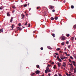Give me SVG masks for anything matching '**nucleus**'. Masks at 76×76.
Segmentation results:
<instances>
[{
  "label": "nucleus",
  "instance_id": "nucleus-1",
  "mask_svg": "<svg viewBox=\"0 0 76 76\" xmlns=\"http://www.w3.org/2000/svg\"><path fill=\"white\" fill-rule=\"evenodd\" d=\"M60 38L62 41H64V40H66V38L65 37V36H62Z\"/></svg>",
  "mask_w": 76,
  "mask_h": 76
},
{
  "label": "nucleus",
  "instance_id": "nucleus-2",
  "mask_svg": "<svg viewBox=\"0 0 76 76\" xmlns=\"http://www.w3.org/2000/svg\"><path fill=\"white\" fill-rule=\"evenodd\" d=\"M49 8L50 9V10L53 9L54 8V6H49Z\"/></svg>",
  "mask_w": 76,
  "mask_h": 76
},
{
  "label": "nucleus",
  "instance_id": "nucleus-3",
  "mask_svg": "<svg viewBox=\"0 0 76 76\" xmlns=\"http://www.w3.org/2000/svg\"><path fill=\"white\" fill-rule=\"evenodd\" d=\"M62 66L63 67H66V62H64L63 63Z\"/></svg>",
  "mask_w": 76,
  "mask_h": 76
},
{
  "label": "nucleus",
  "instance_id": "nucleus-4",
  "mask_svg": "<svg viewBox=\"0 0 76 76\" xmlns=\"http://www.w3.org/2000/svg\"><path fill=\"white\" fill-rule=\"evenodd\" d=\"M63 57V55H61V56H60V57L61 59V60H63V59H64V58H67V57H64V58H63L62 57Z\"/></svg>",
  "mask_w": 76,
  "mask_h": 76
},
{
  "label": "nucleus",
  "instance_id": "nucleus-5",
  "mask_svg": "<svg viewBox=\"0 0 76 76\" xmlns=\"http://www.w3.org/2000/svg\"><path fill=\"white\" fill-rule=\"evenodd\" d=\"M61 63L59 62L57 63V64L58 65V67H60V65H61Z\"/></svg>",
  "mask_w": 76,
  "mask_h": 76
},
{
  "label": "nucleus",
  "instance_id": "nucleus-6",
  "mask_svg": "<svg viewBox=\"0 0 76 76\" xmlns=\"http://www.w3.org/2000/svg\"><path fill=\"white\" fill-rule=\"evenodd\" d=\"M35 73H36V74H39V73H40V71L38 70H37L36 71Z\"/></svg>",
  "mask_w": 76,
  "mask_h": 76
},
{
  "label": "nucleus",
  "instance_id": "nucleus-7",
  "mask_svg": "<svg viewBox=\"0 0 76 76\" xmlns=\"http://www.w3.org/2000/svg\"><path fill=\"white\" fill-rule=\"evenodd\" d=\"M21 16L22 17V19H24V18H25V15L23 14H22Z\"/></svg>",
  "mask_w": 76,
  "mask_h": 76
},
{
  "label": "nucleus",
  "instance_id": "nucleus-8",
  "mask_svg": "<svg viewBox=\"0 0 76 76\" xmlns=\"http://www.w3.org/2000/svg\"><path fill=\"white\" fill-rule=\"evenodd\" d=\"M14 28V25L13 24H12V26H11V28H12L11 30H13V28Z\"/></svg>",
  "mask_w": 76,
  "mask_h": 76
},
{
  "label": "nucleus",
  "instance_id": "nucleus-9",
  "mask_svg": "<svg viewBox=\"0 0 76 76\" xmlns=\"http://www.w3.org/2000/svg\"><path fill=\"white\" fill-rule=\"evenodd\" d=\"M54 19L55 20H57L58 19V17H57V16H56L55 17Z\"/></svg>",
  "mask_w": 76,
  "mask_h": 76
},
{
  "label": "nucleus",
  "instance_id": "nucleus-10",
  "mask_svg": "<svg viewBox=\"0 0 76 76\" xmlns=\"http://www.w3.org/2000/svg\"><path fill=\"white\" fill-rule=\"evenodd\" d=\"M12 21H13V17H11L10 20V22L12 23Z\"/></svg>",
  "mask_w": 76,
  "mask_h": 76
},
{
  "label": "nucleus",
  "instance_id": "nucleus-11",
  "mask_svg": "<svg viewBox=\"0 0 76 76\" xmlns=\"http://www.w3.org/2000/svg\"><path fill=\"white\" fill-rule=\"evenodd\" d=\"M48 48L50 49V50H52V48L50 46H47Z\"/></svg>",
  "mask_w": 76,
  "mask_h": 76
},
{
  "label": "nucleus",
  "instance_id": "nucleus-12",
  "mask_svg": "<svg viewBox=\"0 0 76 76\" xmlns=\"http://www.w3.org/2000/svg\"><path fill=\"white\" fill-rule=\"evenodd\" d=\"M73 56H74V58L76 59V54H75L74 55H73Z\"/></svg>",
  "mask_w": 76,
  "mask_h": 76
},
{
  "label": "nucleus",
  "instance_id": "nucleus-13",
  "mask_svg": "<svg viewBox=\"0 0 76 76\" xmlns=\"http://www.w3.org/2000/svg\"><path fill=\"white\" fill-rule=\"evenodd\" d=\"M74 73H76V67L75 68Z\"/></svg>",
  "mask_w": 76,
  "mask_h": 76
},
{
  "label": "nucleus",
  "instance_id": "nucleus-14",
  "mask_svg": "<svg viewBox=\"0 0 76 76\" xmlns=\"http://www.w3.org/2000/svg\"><path fill=\"white\" fill-rule=\"evenodd\" d=\"M51 20H54V18H53V17H51L50 18Z\"/></svg>",
  "mask_w": 76,
  "mask_h": 76
},
{
  "label": "nucleus",
  "instance_id": "nucleus-15",
  "mask_svg": "<svg viewBox=\"0 0 76 76\" xmlns=\"http://www.w3.org/2000/svg\"><path fill=\"white\" fill-rule=\"evenodd\" d=\"M4 7L3 6H1V7H0V10H2L3 9Z\"/></svg>",
  "mask_w": 76,
  "mask_h": 76
},
{
  "label": "nucleus",
  "instance_id": "nucleus-16",
  "mask_svg": "<svg viewBox=\"0 0 76 76\" xmlns=\"http://www.w3.org/2000/svg\"><path fill=\"white\" fill-rule=\"evenodd\" d=\"M73 28H74V29H76V25H74L73 26Z\"/></svg>",
  "mask_w": 76,
  "mask_h": 76
},
{
  "label": "nucleus",
  "instance_id": "nucleus-17",
  "mask_svg": "<svg viewBox=\"0 0 76 76\" xmlns=\"http://www.w3.org/2000/svg\"><path fill=\"white\" fill-rule=\"evenodd\" d=\"M7 16H10V14L9 13H7Z\"/></svg>",
  "mask_w": 76,
  "mask_h": 76
},
{
  "label": "nucleus",
  "instance_id": "nucleus-18",
  "mask_svg": "<svg viewBox=\"0 0 76 76\" xmlns=\"http://www.w3.org/2000/svg\"><path fill=\"white\" fill-rule=\"evenodd\" d=\"M71 9H74V6L73 5H71Z\"/></svg>",
  "mask_w": 76,
  "mask_h": 76
},
{
  "label": "nucleus",
  "instance_id": "nucleus-19",
  "mask_svg": "<svg viewBox=\"0 0 76 76\" xmlns=\"http://www.w3.org/2000/svg\"><path fill=\"white\" fill-rule=\"evenodd\" d=\"M72 63H73V65L75 64H76V62L75 61H72Z\"/></svg>",
  "mask_w": 76,
  "mask_h": 76
},
{
  "label": "nucleus",
  "instance_id": "nucleus-20",
  "mask_svg": "<svg viewBox=\"0 0 76 76\" xmlns=\"http://www.w3.org/2000/svg\"><path fill=\"white\" fill-rule=\"evenodd\" d=\"M73 70H74V69H73V68H71V72H73Z\"/></svg>",
  "mask_w": 76,
  "mask_h": 76
},
{
  "label": "nucleus",
  "instance_id": "nucleus-21",
  "mask_svg": "<svg viewBox=\"0 0 76 76\" xmlns=\"http://www.w3.org/2000/svg\"><path fill=\"white\" fill-rule=\"evenodd\" d=\"M36 67H37V68L38 69V68H39V65H36Z\"/></svg>",
  "mask_w": 76,
  "mask_h": 76
},
{
  "label": "nucleus",
  "instance_id": "nucleus-22",
  "mask_svg": "<svg viewBox=\"0 0 76 76\" xmlns=\"http://www.w3.org/2000/svg\"><path fill=\"white\" fill-rule=\"evenodd\" d=\"M34 75H35V73H32L31 76H34Z\"/></svg>",
  "mask_w": 76,
  "mask_h": 76
},
{
  "label": "nucleus",
  "instance_id": "nucleus-23",
  "mask_svg": "<svg viewBox=\"0 0 76 76\" xmlns=\"http://www.w3.org/2000/svg\"><path fill=\"white\" fill-rule=\"evenodd\" d=\"M56 65H55L53 67V68L54 69H56Z\"/></svg>",
  "mask_w": 76,
  "mask_h": 76
},
{
  "label": "nucleus",
  "instance_id": "nucleus-24",
  "mask_svg": "<svg viewBox=\"0 0 76 76\" xmlns=\"http://www.w3.org/2000/svg\"><path fill=\"white\" fill-rule=\"evenodd\" d=\"M49 68L48 67V66H47V67H46V70H49Z\"/></svg>",
  "mask_w": 76,
  "mask_h": 76
},
{
  "label": "nucleus",
  "instance_id": "nucleus-25",
  "mask_svg": "<svg viewBox=\"0 0 76 76\" xmlns=\"http://www.w3.org/2000/svg\"><path fill=\"white\" fill-rule=\"evenodd\" d=\"M58 60V61H60L59 62H61V61H61V60L60 59V58Z\"/></svg>",
  "mask_w": 76,
  "mask_h": 76
},
{
  "label": "nucleus",
  "instance_id": "nucleus-26",
  "mask_svg": "<svg viewBox=\"0 0 76 76\" xmlns=\"http://www.w3.org/2000/svg\"><path fill=\"white\" fill-rule=\"evenodd\" d=\"M74 38H75V37H72L71 39L72 40H73V39H74Z\"/></svg>",
  "mask_w": 76,
  "mask_h": 76
},
{
  "label": "nucleus",
  "instance_id": "nucleus-27",
  "mask_svg": "<svg viewBox=\"0 0 76 76\" xmlns=\"http://www.w3.org/2000/svg\"><path fill=\"white\" fill-rule=\"evenodd\" d=\"M71 46V45H69L68 46V48H69V49H70V47Z\"/></svg>",
  "mask_w": 76,
  "mask_h": 76
},
{
  "label": "nucleus",
  "instance_id": "nucleus-28",
  "mask_svg": "<svg viewBox=\"0 0 76 76\" xmlns=\"http://www.w3.org/2000/svg\"><path fill=\"white\" fill-rule=\"evenodd\" d=\"M52 35L53 36V37H55V34H53Z\"/></svg>",
  "mask_w": 76,
  "mask_h": 76
},
{
  "label": "nucleus",
  "instance_id": "nucleus-29",
  "mask_svg": "<svg viewBox=\"0 0 76 76\" xmlns=\"http://www.w3.org/2000/svg\"><path fill=\"white\" fill-rule=\"evenodd\" d=\"M60 50V48H58L56 49L57 51H59V50Z\"/></svg>",
  "mask_w": 76,
  "mask_h": 76
},
{
  "label": "nucleus",
  "instance_id": "nucleus-30",
  "mask_svg": "<svg viewBox=\"0 0 76 76\" xmlns=\"http://www.w3.org/2000/svg\"><path fill=\"white\" fill-rule=\"evenodd\" d=\"M61 44L62 45H64V42H62L61 43Z\"/></svg>",
  "mask_w": 76,
  "mask_h": 76
},
{
  "label": "nucleus",
  "instance_id": "nucleus-31",
  "mask_svg": "<svg viewBox=\"0 0 76 76\" xmlns=\"http://www.w3.org/2000/svg\"><path fill=\"white\" fill-rule=\"evenodd\" d=\"M28 6V4H25L24 5V7H26V6Z\"/></svg>",
  "mask_w": 76,
  "mask_h": 76
},
{
  "label": "nucleus",
  "instance_id": "nucleus-32",
  "mask_svg": "<svg viewBox=\"0 0 76 76\" xmlns=\"http://www.w3.org/2000/svg\"><path fill=\"white\" fill-rule=\"evenodd\" d=\"M19 29L20 30V31H21V30H22V28L20 27H19Z\"/></svg>",
  "mask_w": 76,
  "mask_h": 76
},
{
  "label": "nucleus",
  "instance_id": "nucleus-33",
  "mask_svg": "<svg viewBox=\"0 0 76 76\" xmlns=\"http://www.w3.org/2000/svg\"><path fill=\"white\" fill-rule=\"evenodd\" d=\"M69 62H70V63H72V62H71V60H70V59H69Z\"/></svg>",
  "mask_w": 76,
  "mask_h": 76
},
{
  "label": "nucleus",
  "instance_id": "nucleus-34",
  "mask_svg": "<svg viewBox=\"0 0 76 76\" xmlns=\"http://www.w3.org/2000/svg\"><path fill=\"white\" fill-rule=\"evenodd\" d=\"M45 73H47V72H48V70H45Z\"/></svg>",
  "mask_w": 76,
  "mask_h": 76
},
{
  "label": "nucleus",
  "instance_id": "nucleus-35",
  "mask_svg": "<svg viewBox=\"0 0 76 76\" xmlns=\"http://www.w3.org/2000/svg\"><path fill=\"white\" fill-rule=\"evenodd\" d=\"M69 36H70V34H67L66 35V36L67 37H69Z\"/></svg>",
  "mask_w": 76,
  "mask_h": 76
},
{
  "label": "nucleus",
  "instance_id": "nucleus-36",
  "mask_svg": "<svg viewBox=\"0 0 76 76\" xmlns=\"http://www.w3.org/2000/svg\"><path fill=\"white\" fill-rule=\"evenodd\" d=\"M0 32H3V28L0 29Z\"/></svg>",
  "mask_w": 76,
  "mask_h": 76
},
{
  "label": "nucleus",
  "instance_id": "nucleus-37",
  "mask_svg": "<svg viewBox=\"0 0 76 76\" xmlns=\"http://www.w3.org/2000/svg\"><path fill=\"white\" fill-rule=\"evenodd\" d=\"M12 8H13V9H15V6H12Z\"/></svg>",
  "mask_w": 76,
  "mask_h": 76
},
{
  "label": "nucleus",
  "instance_id": "nucleus-38",
  "mask_svg": "<svg viewBox=\"0 0 76 76\" xmlns=\"http://www.w3.org/2000/svg\"><path fill=\"white\" fill-rule=\"evenodd\" d=\"M58 75L59 76H62V75H61L60 73L58 74Z\"/></svg>",
  "mask_w": 76,
  "mask_h": 76
},
{
  "label": "nucleus",
  "instance_id": "nucleus-39",
  "mask_svg": "<svg viewBox=\"0 0 76 76\" xmlns=\"http://www.w3.org/2000/svg\"><path fill=\"white\" fill-rule=\"evenodd\" d=\"M51 65H49V64H48V67H51Z\"/></svg>",
  "mask_w": 76,
  "mask_h": 76
},
{
  "label": "nucleus",
  "instance_id": "nucleus-40",
  "mask_svg": "<svg viewBox=\"0 0 76 76\" xmlns=\"http://www.w3.org/2000/svg\"><path fill=\"white\" fill-rule=\"evenodd\" d=\"M66 75L67 76H69V74H68V73H66Z\"/></svg>",
  "mask_w": 76,
  "mask_h": 76
},
{
  "label": "nucleus",
  "instance_id": "nucleus-41",
  "mask_svg": "<svg viewBox=\"0 0 76 76\" xmlns=\"http://www.w3.org/2000/svg\"><path fill=\"white\" fill-rule=\"evenodd\" d=\"M18 25L19 26H22V25H21V24L19 23L18 24Z\"/></svg>",
  "mask_w": 76,
  "mask_h": 76
},
{
  "label": "nucleus",
  "instance_id": "nucleus-42",
  "mask_svg": "<svg viewBox=\"0 0 76 76\" xmlns=\"http://www.w3.org/2000/svg\"><path fill=\"white\" fill-rule=\"evenodd\" d=\"M54 54H56V56H58V53H54Z\"/></svg>",
  "mask_w": 76,
  "mask_h": 76
},
{
  "label": "nucleus",
  "instance_id": "nucleus-43",
  "mask_svg": "<svg viewBox=\"0 0 76 76\" xmlns=\"http://www.w3.org/2000/svg\"><path fill=\"white\" fill-rule=\"evenodd\" d=\"M70 58H71V59H72V60H73V57L72 56H71L70 57Z\"/></svg>",
  "mask_w": 76,
  "mask_h": 76
},
{
  "label": "nucleus",
  "instance_id": "nucleus-44",
  "mask_svg": "<svg viewBox=\"0 0 76 76\" xmlns=\"http://www.w3.org/2000/svg\"><path fill=\"white\" fill-rule=\"evenodd\" d=\"M57 59H58H58H60V58H59V56L57 57Z\"/></svg>",
  "mask_w": 76,
  "mask_h": 76
},
{
  "label": "nucleus",
  "instance_id": "nucleus-45",
  "mask_svg": "<svg viewBox=\"0 0 76 76\" xmlns=\"http://www.w3.org/2000/svg\"><path fill=\"white\" fill-rule=\"evenodd\" d=\"M66 44H69V41H67L66 42Z\"/></svg>",
  "mask_w": 76,
  "mask_h": 76
},
{
  "label": "nucleus",
  "instance_id": "nucleus-46",
  "mask_svg": "<svg viewBox=\"0 0 76 76\" xmlns=\"http://www.w3.org/2000/svg\"><path fill=\"white\" fill-rule=\"evenodd\" d=\"M48 72L49 73H50V72H51V70L49 69V70H48Z\"/></svg>",
  "mask_w": 76,
  "mask_h": 76
},
{
  "label": "nucleus",
  "instance_id": "nucleus-47",
  "mask_svg": "<svg viewBox=\"0 0 76 76\" xmlns=\"http://www.w3.org/2000/svg\"><path fill=\"white\" fill-rule=\"evenodd\" d=\"M40 49H41V50H43V48L41 47V48H40Z\"/></svg>",
  "mask_w": 76,
  "mask_h": 76
},
{
  "label": "nucleus",
  "instance_id": "nucleus-48",
  "mask_svg": "<svg viewBox=\"0 0 76 76\" xmlns=\"http://www.w3.org/2000/svg\"><path fill=\"white\" fill-rule=\"evenodd\" d=\"M54 64V62H53L52 63H51V64Z\"/></svg>",
  "mask_w": 76,
  "mask_h": 76
},
{
  "label": "nucleus",
  "instance_id": "nucleus-49",
  "mask_svg": "<svg viewBox=\"0 0 76 76\" xmlns=\"http://www.w3.org/2000/svg\"><path fill=\"white\" fill-rule=\"evenodd\" d=\"M31 25V24H29L28 25V27H30V26Z\"/></svg>",
  "mask_w": 76,
  "mask_h": 76
},
{
  "label": "nucleus",
  "instance_id": "nucleus-50",
  "mask_svg": "<svg viewBox=\"0 0 76 76\" xmlns=\"http://www.w3.org/2000/svg\"><path fill=\"white\" fill-rule=\"evenodd\" d=\"M52 12H55V10H52Z\"/></svg>",
  "mask_w": 76,
  "mask_h": 76
},
{
  "label": "nucleus",
  "instance_id": "nucleus-51",
  "mask_svg": "<svg viewBox=\"0 0 76 76\" xmlns=\"http://www.w3.org/2000/svg\"><path fill=\"white\" fill-rule=\"evenodd\" d=\"M57 57V56L56 55H54V57H55V58H56V57Z\"/></svg>",
  "mask_w": 76,
  "mask_h": 76
},
{
  "label": "nucleus",
  "instance_id": "nucleus-52",
  "mask_svg": "<svg viewBox=\"0 0 76 76\" xmlns=\"http://www.w3.org/2000/svg\"><path fill=\"white\" fill-rule=\"evenodd\" d=\"M48 75H49V76H50L51 75V74L50 73H49L48 74Z\"/></svg>",
  "mask_w": 76,
  "mask_h": 76
},
{
  "label": "nucleus",
  "instance_id": "nucleus-53",
  "mask_svg": "<svg viewBox=\"0 0 76 76\" xmlns=\"http://www.w3.org/2000/svg\"><path fill=\"white\" fill-rule=\"evenodd\" d=\"M27 22H26V23H25V25H27Z\"/></svg>",
  "mask_w": 76,
  "mask_h": 76
},
{
  "label": "nucleus",
  "instance_id": "nucleus-54",
  "mask_svg": "<svg viewBox=\"0 0 76 76\" xmlns=\"http://www.w3.org/2000/svg\"><path fill=\"white\" fill-rule=\"evenodd\" d=\"M39 8V7H37V9H38Z\"/></svg>",
  "mask_w": 76,
  "mask_h": 76
},
{
  "label": "nucleus",
  "instance_id": "nucleus-55",
  "mask_svg": "<svg viewBox=\"0 0 76 76\" xmlns=\"http://www.w3.org/2000/svg\"><path fill=\"white\" fill-rule=\"evenodd\" d=\"M74 66H75V67H76V64H74Z\"/></svg>",
  "mask_w": 76,
  "mask_h": 76
},
{
  "label": "nucleus",
  "instance_id": "nucleus-56",
  "mask_svg": "<svg viewBox=\"0 0 76 76\" xmlns=\"http://www.w3.org/2000/svg\"><path fill=\"white\" fill-rule=\"evenodd\" d=\"M54 76H58V75H57L56 74L54 75Z\"/></svg>",
  "mask_w": 76,
  "mask_h": 76
},
{
  "label": "nucleus",
  "instance_id": "nucleus-57",
  "mask_svg": "<svg viewBox=\"0 0 76 76\" xmlns=\"http://www.w3.org/2000/svg\"><path fill=\"white\" fill-rule=\"evenodd\" d=\"M19 27H17V29H19Z\"/></svg>",
  "mask_w": 76,
  "mask_h": 76
},
{
  "label": "nucleus",
  "instance_id": "nucleus-58",
  "mask_svg": "<svg viewBox=\"0 0 76 76\" xmlns=\"http://www.w3.org/2000/svg\"><path fill=\"white\" fill-rule=\"evenodd\" d=\"M72 65H73V64H69V65L70 66H72Z\"/></svg>",
  "mask_w": 76,
  "mask_h": 76
},
{
  "label": "nucleus",
  "instance_id": "nucleus-59",
  "mask_svg": "<svg viewBox=\"0 0 76 76\" xmlns=\"http://www.w3.org/2000/svg\"><path fill=\"white\" fill-rule=\"evenodd\" d=\"M73 65L71 66V68H73Z\"/></svg>",
  "mask_w": 76,
  "mask_h": 76
},
{
  "label": "nucleus",
  "instance_id": "nucleus-60",
  "mask_svg": "<svg viewBox=\"0 0 76 76\" xmlns=\"http://www.w3.org/2000/svg\"><path fill=\"white\" fill-rule=\"evenodd\" d=\"M35 31H34L33 32V34H34V33H35Z\"/></svg>",
  "mask_w": 76,
  "mask_h": 76
},
{
  "label": "nucleus",
  "instance_id": "nucleus-61",
  "mask_svg": "<svg viewBox=\"0 0 76 76\" xmlns=\"http://www.w3.org/2000/svg\"><path fill=\"white\" fill-rule=\"evenodd\" d=\"M64 51H66V48H65Z\"/></svg>",
  "mask_w": 76,
  "mask_h": 76
},
{
  "label": "nucleus",
  "instance_id": "nucleus-62",
  "mask_svg": "<svg viewBox=\"0 0 76 76\" xmlns=\"http://www.w3.org/2000/svg\"><path fill=\"white\" fill-rule=\"evenodd\" d=\"M42 76H44V74H43V75Z\"/></svg>",
  "mask_w": 76,
  "mask_h": 76
},
{
  "label": "nucleus",
  "instance_id": "nucleus-63",
  "mask_svg": "<svg viewBox=\"0 0 76 76\" xmlns=\"http://www.w3.org/2000/svg\"><path fill=\"white\" fill-rule=\"evenodd\" d=\"M64 53L65 54H67V53L66 52H65Z\"/></svg>",
  "mask_w": 76,
  "mask_h": 76
},
{
  "label": "nucleus",
  "instance_id": "nucleus-64",
  "mask_svg": "<svg viewBox=\"0 0 76 76\" xmlns=\"http://www.w3.org/2000/svg\"><path fill=\"white\" fill-rule=\"evenodd\" d=\"M67 56H70V54H69Z\"/></svg>",
  "mask_w": 76,
  "mask_h": 76
}]
</instances>
